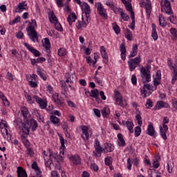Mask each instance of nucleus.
I'll return each mask as SVG.
<instances>
[{
  "label": "nucleus",
  "mask_w": 177,
  "mask_h": 177,
  "mask_svg": "<svg viewBox=\"0 0 177 177\" xmlns=\"http://www.w3.org/2000/svg\"><path fill=\"white\" fill-rule=\"evenodd\" d=\"M35 28H37V21L32 19L26 27V31L30 39L32 42H35V40L38 42V32L35 30Z\"/></svg>",
  "instance_id": "nucleus-1"
},
{
  "label": "nucleus",
  "mask_w": 177,
  "mask_h": 177,
  "mask_svg": "<svg viewBox=\"0 0 177 177\" xmlns=\"http://www.w3.org/2000/svg\"><path fill=\"white\" fill-rule=\"evenodd\" d=\"M34 132L38 128V123L34 119H30L26 122L22 123V132L26 135H30V129Z\"/></svg>",
  "instance_id": "nucleus-2"
},
{
  "label": "nucleus",
  "mask_w": 177,
  "mask_h": 177,
  "mask_svg": "<svg viewBox=\"0 0 177 177\" xmlns=\"http://www.w3.org/2000/svg\"><path fill=\"white\" fill-rule=\"evenodd\" d=\"M25 97L27 102L30 103V104H32L33 103H35V102H37V103H38V104L39 105L40 109H46V102L42 100L41 97H38V95H30L26 93L25 95Z\"/></svg>",
  "instance_id": "nucleus-3"
},
{
  "label": "nucleus",
  "mask_w": 177,
  "mask_h": 177,
  "mask_svg": "<svg viewBox=\"0 0 177 177\" xmlns=\"http://www.w3.org/2000/svg\"><path fill=\"white\" fill-rule=\"evenodd\" d=\"M160 6H161V11L164 13H167V15H169L171 16V15H174V12H172V8H171V2L168 0L161 1H160Z\"/></svg>",
  "instance_id": "nucleus-4"
},
{
  "label": "nucleus",
  "mask_w": 177,
  "mask_h": 177,
  "mask_svg": "<svg viewBox=\"0 0 177 177\" xmlns=\"http://www.w3.org/2000/svg\"><path fill=\"white\" fill-rule=\"evenodd\" d=\"M140 77L143 84H147L151 81V74L150 71L146 70V68L142 66L140 68Z\"/></svg>",
  "instance_id": "nucleus-5"
},
{
  "label": "nucleus",
  "mask_w": 177,
  "mask_h": 177,
  "mask_svg": "<svg viewBox=\"0 0 177 177\" xmlns=\"http://www.w3.org/2000/svg\"><path fill=\"white\" fill-rule=\"evenodd\" d=\"M130 71H133L140 64V56L131 59L127 62Z\"/></svg>",
  "instance_id": "nucleus-6"
},
{
  "label": "nucleus",
  "mask_w": 177,
  "mask_h": 177,
  "mask_svg": "<svg viewBox=\"0 0 177 177\" xmlns=\"http://www.w3.org/2000/svg\"><path fill=\"white\" fill-rule=\"evenodd\" d=\"M95 8H97V12L100 16L103 17V19H105V20H107V13L106 10L104 8H103V6L102 5V3H95Z\"/></svg>",
  "instance_id": "nucleus-7"
},
{
  "label": "nucleus",
  "mask_w": 177,
  "mask_h": 177,
  "mask_svg": "<svg viewBox=\"0 0 177 177\" xmlns=\"http://www.w3.org/2000/svg\"><path fill=\"white\" fill-rule=\"evenodd\" d=\"M115 99L117 104L121 106L122 107H127V102L122 100V97L121 96V93L118 90L115 91Z\"/></svg>",
  "instance_id": "nucleus-8"
},
{
  "label": "nucleus",
  "mask_w": 177,
  "mask_h": 177,
  "mask_svg": "<svg viewBox=\"0 0 177 177\" xmlns=\"http://www.w3.org/2000/svg\"><path fill=\"white\" fill-rule=\"evenodd\" d=\"M52 99L57 106L63 107L64 106V99L62 98V96L59 93H56L52 95Z\"/></svg>",
  "instance_id": "nucleus-9"
},
{
  "label": "nucleus",
  "mask_w": 177,
  "mask_h": 177,
  "mask_svg": "<svg viewBox=\"0 0 177 177\" xmlns=\"http://www.w3.org/2000/svg\"><path fill=\"white\" fill-rule=\"evenodd\" d=\"M106 6H109L110 9H111V10L115 13V15H121V13H122V8H117L113 1H106Z\"/></svg>",
  "instance_id": "nucleus-10"
},
{
  "label": "nucleus",
  "mask_w": 177,
  "mask_h": 177,
  "mask_svg": "<svg viewBox=\"0 0 177 177\" xmlns=\"http://www.w3.org/2000/svg\"><path fill=\"white\" fill-rule=\"evenodd\" d=\"M49 158H48V160L45 161V165L48 168L50 167V165L53 164V162L56 161V155H53V152L49 149V155H48Z\"/></svg>",
  "instance_id": "nucleus-11"
},
{
  "label": "nucleus",
  "mask_w": 177,
  "mask_h": 177,
  "mask_svg": "<svg viewBox=\"0 0 177 177\" xmlns=\"http://www.w3.org/2000/svg\"><path fill=\"white\" fill-rule=\"evenodd\" d=\"M24 46L28 49L29 52L32 53L34 56L36 57H39L41 56V53H39L37 49L34 48V47L31 46L30 44H27L26 42H24Z\"/></svg>",
  "instance_id": "nucleus-12"
},
{
  "label": "nucleus",
  "mask_w": 177,
  "mask_h": 177,
  "mask_svg": "<svg viewBox=\"0 0 177 177\" xmlns=\"http://www.w3.org/2000/svg\"><path fill=\"white\" fill-rule=\"evenodd\" d=\"M81 8L83 13L85 14L86 17H89V15H91V7L86 2H83L81 4Z\"/></svg>",
  "instance_id": "nucleus-13"
},
{
  "label": "nucleus",
  "mask_w": 177,
  "mask_h": 177,
  "mask_svg": "<svg viewBox=\"0 0 177 177\" xmlns=\"http://www.w3.org/2000/svg\"><path fill=\"white\" fill-rule=\"evenodd\" d=\"M141 8H145L147 18L150 19V14L151 13V3H150V1L142 2Z\"/></svg>",
  "instance_id": "nucleus-14"
},
{
  "label": "nucleus",
  "mask_w": 177,
  "mask_h": 177,
  "mask_svg": "<svg viewBox=\"0 0 177 177\" xmlns=\"http://www.w3.org/2000/svg\"><path fill=\"white\" fill-rule=\"evenodd\" d=\"M28 7L26 4V1H23L21 3H19L18 4V6H16L15 8V12L16 13H21L24 10H27Z\"/></svg>",
  "instance_id": "nucleus-15"
},
{
  "label": "nucleus",
  "mask_w": 177,
  "mask_h": 177,
  "mask_svg": "<svg viewBox=\"0 0 177 177\" xmlns=\"http://www.w3.org/2000/svg\"><path fill=\"white\" fill-rule=\"evenodd\" d=\"M99 143H100L99 140L95 139V149L96 152H94V153L96 157H100V156H102L101 153L102 151H103V149L100 147V145Z\"/></svg>",
  "instance_id": "nucleus-16"
},
{
  "label": "nucleus",
  "mask_w": 177,
  "mask_h": 177,
  "mask_svg": "<svg viewBox=\"0 0 177 177\" xmlns=\"http://www.w3.org/2000/svg\"><path fill=\"white\" fill-rule=\"evenodd\" d=\"M168 131V126L165 124H162V127H160V136L164 139V140H167V132Z\"/></svg>",
  "instance_id": "nucleus-17"
},
{
  "label": "nucleus",
  "mask_w": 177,
  "mask_h": 177,
  "mask_svg": "<svg viewBox=\"0 0 177 177\" xmlns=\"http://www.w3.org/2000/svg\"><path fill=\"white\" fill-rule=\"evenodd\" d=\"M90 96H91V97H94L96 102H97V103L102 102V100H100V97H99V90L97 89L91 90Z\"/></svg>",
  "instance_id": "nucleus-18"
},
{
  "label": "nucleus",
  "mask_w": 177,
  "mask_h": 177,
  "mask_svg": "<svg viewBox=\"0 0 177 177\" xmlns=\"http://www.w3.org/2000/svg\"><path fill=\"white\" fill-rule=\"evenodd\" d=\"M147 91H153V86L150 84H145L143 89H141V93L143 97H147Z\"/></svg>",
  "instance_id": "nucleus-19"
},
{
  "label": "nucleus",
  "mask_w": 177,
  "mask_h": 177,
  "mask_svg": "<svg viewBox=\"0 0 177 177\" xmlns=\"http://www.w3.org/2000/svg\"><path fill=\"white\" fill-rule=\"evenodd\" d=\"M69 160L72 161V162L75 165H80L81 164V158L78 155H73L69 158Z\"/></svg>",
  "instance_id": "nucleus-20"
},
{
  "label": "nucleus",
  "mask_w": 177,
  "mask_h": 177,
  "mask_svg": "<svg viewBox=\"0 0 177 177\" xmlns=\"http://www.w3.org/2000/svg\"><path fill=\"white\" fill-rule=\"evenodd\" d=\"M151 27V37L154 41H157V39H158V34H157V26H156V24H152Z\"/></svg>",
  "instance_id": "nucleus-21"
},
{
  "label": "nucleus",
  "mask_w": 177,
  "mask_h": 177,
  "mask_svg": "<svg viewBox=\"0 0 177 177\" xmlns=\"http://www.w3.org/2000/svg\"><path fill=\"white\" fill-rule=\"evenodd\" d=\"M82 138L84 139V140H88V139H89V133H88V127L83 126L82 128Z\"/></svg>",
  "instance_id": "nucleus-22"
},
{
  "label": "nucleus",
  "mask_w": 177,
  "mask_h": 177,
  "mask_svg": "<svg viewBox=\"0 0 177 177\" xmlns=\"http://www.w3.org/2000/svg\"><path fill=\"white\" fill-rule=\"evenodd\" d=\"M120 49L121 52V59L122 60H125L127 57V48H125V44H121L120 46Z\"/></svg>",
  "instance_id": "nucleus-23"
},
{
  "label": "nucleus",
  "mask_w": 177,
  "mask_h": 177,
  "mask_svg": "<svg viewBox=\"0 0 177 177\" xmlns=\"http://www.w3.org/2000/svg\"><path fill=\"white\" fill-rule=\"evenodd\" d=\"M155 133L156 131L154 130V126L150 122L147 127V134L149 135V136L155 137Z\"/></svg>",
  "instance_id": "nucleus-24"
},
{
  "label": "nucleus",
  "mask_w": 177,
  "mask_h": 177,
  "mask_svg": "<svg viewBox=\"0 0 177 177\" xmlns=\"http://www.w3.org/2000/svg\"><path fill=\"white\" fill-rule=\"evenodd\" d=\"M114 150V146L110 143H105L103 148L104 153H111Z\"/></svg>",
  "instance_id": "nucleus-25"
},
{
  "label": "nucleus",
  "mask_w": 177,
  "mask_h": 177,
  "mask_svg": "<svg viewBox=\"0 0 177 177\" xmlns=\"http://www.w3.org/2000/svg\"><path fill=\"white\" fill-rule=\"evenodd\" d=\"M44 48L46 49L47 53L50 52V41H49V38L46 37L44 39V43L43 44Z\"/></svg>",
  "instance_id": "nucleus-26"
},
{
  "label": "nucleus",
  "mask_w": 177,
  "mask_h": 177,
  "mask_svg": "<svg viewBox=\"0 0 177 177\" xmlns=\"http://www.w3.org/2000/svg\"><path fill=\"white\" fill-rule=\"evenodd\" d=\"M17 176L18 177H27V172L21 167H17Z\"/></svg>",
  "instance_id": "nucleus-27"
},
{
  "label": "nucleus",
  "mask_w": 177,
  "mask_h": 177,
  "mask_svg": "<svg viewBox=\"0 0 177 177\" xmlns=\"http://www.w3.org/2000/svg\"><path fill=\"white\" fill-rule=\"evenodd\" d=\"M75 20H77V15H75V12H72L71 15L68 16L67 21H68L70 26H71Z\"/></svg>",
  "instance_id": "nucleus-28"
},
{
  "label": "nucleus",
  "mask_w": 177,
  "mask_h": 177,
  "mask_svg": "<svg viewBox=\"0 0 177 177\" xmlns=\"http://www.w3.org/2000/svg\"><path fill=\"white\" fill-rule=\"evenodd\" d=\"M156 109L160 110V109H162V108L168 109V107H169V105H168L167 102H165L163 101H158L156 105Z\"/></svg>",
  "instance_id": "nucleus-29"
},
{
  "label": "nucleus",
  "mask_w": 177,
  "mask_h": 177,
  "mask_svg": "<svg viewBox=\"0 0 177 177\" xmlns=\"http://www.w3.org/2000/svg\"><path fill=\"white\" fill-rule=\"evenodd\" d=\"M124 5L127 12H130L131 16H135V12H133V10H132V3L127 1V3Z\"/></svg>",
  "instance_id": "nucleus-30"
},
{
  "label": "nucleus",
  "mask_w": 177,
  "mask_h": 177,
  "mask_svg": "<svg viewBox=\"0 0 177 177\" xmlns=\"http://www.w3.org/2000/svg\"><path fill=\"white\" fill-rule=\"evenodd\" d=\"M21 111L23 117H24V118L27 120V118L30 117V113L28 112V109H27L26 106H23L21 108Z\"/></svg>",
  "instance_id": "nucleus-31"
},
{
  "label": "nucleus",
  "mask_w": 177,
  "mask_h": 177,
  "mask_svg": "<svg viewBox=\"0 0 177 177\" xmlns=\"http://www.w3.org/2000/svg\"><path fill=\"white\" fill-rule=\"evenodd\" d=\"M118 146H120L121 147H124L125 146V140H124V137H122V134L118 133Z\"/></svg>",
  "instance_id": "nucleus-32"
},
{
  "label": "nucleus",
  "mask_w": 177,
  "mask_h": 177,
  "mask_svg": "<svg viewBox=\"0 0 177 177\" xmlns=\"http://www.w3.org/2000/svg\"><path fill=\"white\" fill-rule=\"evenodd\" d=\"M100 50L102 55V57L104 59V60H107L109 59V55H107V52H106L104 46H101Z\"/></svg>",
  "instance_id": "nucleus-33"
},
{
  "label": "nucleus",
  "mask_w": 177,
  "mask_h": 177,
  "mask_svg": "<svg viewBox=\"0 0 177 177\" xmlns=\"http://www.w3.org/2000/svg\"><path fill=\"white\" fill-rule=\"evenodd\" d=\"M0 127H1V129L2 131V129H4L5 132H6V135H9V133L8 132V129H5V128H8V122H6V121L5 120H1V123H0Z\"/></svg>",
  "instance_id": "nucleus-34"
},
{
  "label": "nucleus",
  "mask_w": 177,
  "mask_h": 177,
  "mask_svg": "<svg viewBox=\"0 0 177 177\" xmlns=\"http://www.w3.org/2000/svg\"><path fill=\"white\" fill-rule=\"evenodd\" d=\"M49 20L50 23L55 24L57 21V17L55 16V13L53 12H49Z\"/></svg>",
  "instance_id": "nucleus-35"
},
{
  "label": "nucleus",
  "mask_w": 177,
  "mask_h": 177,
  "mask_svg": "<svg viewBox=\"0 0 177 177\" xmlns=\"http://www.w3.org/2000/svg\"><path fill=\"white\" fill-rule=\"evenodd\" d=\"M138 55V46L137 44H135L132 48V52L129 55V57L131 59V57H135Z\"/></svg>",
  "instance_id": "nucleus-36"
},
{
  "label": "nucleus",
  "mask_w": 177,
  "mask_h": 177,
  "mask_svg": "<svg viewBox=\"0 0 177 177\" xmlns=\"http://www.w3.org/2000/svg\"><path fill=\"white\" fill-rule=\"evenodd\" d=\"M137 115H136V118L137 122L140 127H142V116L140 115V111L139 110H136Z\"/></svg>",
  "instance_id": "nucleus-37"
},
{
  "label": "nucleus",
  "mask_w": 177,
  "mask_h": 177,
  "mask_svg": "<svg viewBox=\"0 0 177 177\" xmlns=\"http://www.w3.org/2000/svg\"><path fill=\"white\" fill-rule=\"evenodd\" d=\"M126 127L131 133H133V122L129 120L127 121Z\"/></svg>",
  "instance_id": "nucleus-38"
},
{
  "label": "nucleus",
  "mask_w": 177,
  "mask_h": 177,
  "mask_svg": "<svg viewBox=\"0 0 177 177\" xmlns=\"http://www.w3.org/2000/svg\"><path fill=\"white\" fill-rule=\"evenodd\" d=\"M159 24L161 27H165L167 26V21L162 15H159Z\"/></svg>",
  "instance_id": "nucleus-39"
},
{
  "label": "nucleus",
  "mask_w": 177,
  "mask_h": 177,
  "mask_svg": "<svg viewBox=\"0 0 177 177\" xmlns=\"http://www.w3.org/2000/svg\"><path fill=\"white\" fill-rule=\"evenodd\" d=\"M37 75H39L44 81H46V75H45V73H44L41 68H37Z\"/></svg>",
  "instance_id": "nucleus-40"
},
{
  "label": "nucleus",
  "mask_w": 177,
  "mask_h": 177,
  "mask_svg": "<svg viewBox=\"0 0 177 177\" xmlns=\"http://www.w3.org/2000/svg\"><path fill=\"white\" fill-rule=\"evenodd\" d=\"M173 71V77L171 80V84H175L177 80V66L171 70Z\"/></svg>",
  "instance_id": "nucleus-41"
},
{
  "label": "nucleus",
  "mask_w": 177,
  "mask_h": 177,
  "mask_svg": "<svg viewBox=\"0 0 177 177\" xmlns=\"http://www.w3.org/2000/svg\"><path fill=\"white\" fill-rule=\"evenodd\" d=\"M128 41H132L133 39V37L132 36V32L129 29H126V35H125Z\"/></svg>",
  "instance_id": "nucleus-42"
},
{
  "label": "nucleus",
  "mask_w": 177,
  "mask_h": 177,
  "mask_svg": "<svg viewBox=\"0 0 177 177\" xmlns=\"http://www.w3.org/2000/svg\"><path fill=\"white\" fill-rule=\"evenodd\" d=\"M101 113L103 117H107V115L110 114V109L104 107L103 109L101 110Z\"/></svg>",
  "instance_id": "nucleus-43"
},
{
  "label": "nucleus",
  "mask_w": 177,
  "mask_h": 177,
  "mask_svg": "<svg viewBox=\"0 0 177 177\" xmlns=\"http://www.w3.org/2000/svg\"><path fill=\"white\" fill-rule=\"evenodd\" d=\"M141 126H138V127H136L135 128V133L134 135L136 136V138H138V136H140V133L142 132V129H140Z\"/></svg>",
  "instance_id": "nucleus-44"
},
{
  "label": "nucleus",
  "mask_w": 177,
  "mask_h": 177,
  "mask_svg": "<svg viewBox=\"0 0 177 177\" xmlns=\"http://www.w3.org/2000/svg\"><path fill=\"white\" fill-rule=\"evenodd\" d=\"M59 118L53 115L50 116V122L55 125H56V124H59Z\"/></svg>",
  "instance_id": "nucleus-45"
},
{
  "label": "nucleus",
  "mask_w": 177,
  "mask_h": 177,
  "mask_svg": "<svg viewBox=\"0 0 177 177\" xmlns=\"http://www.w3.org/2000/svg\"><path fill=\"white\" fill-rule=\"evenodd\" d=\"M167 66L170 70H174L175 66L174 65V62H172V59L171 58L167 59Z\"/></svg>",
  "instance_id": "nucleus-46"
},
{
  "label": "nucleus",
  "mask_w": 177,
  "mask_h": 177,
  "mask_svg": "<svg viewBox=\"0 0 177 177\" xmlns=\"http://www.w3.org/2000/svg\"><path fill=\"white\" fill-rule=\"evenodd\" d=\"M21 140H22V142L24 143V145L25 146H30V142L28 141V140L25 137L24 135H22L21 136Z\"/></svg>",
  "instance_id": "nucleus-47"
},
{
  "label": "nucleus",
  "mask_w": 177,
  "mask_h": 177,
  "mask_svg": "<svg viewBox=\"0 0 177 177\" xmlns=\"http://www.w3.org/2000/svg\"><path fill=\"white\" fill-rule=\"evenodd\" d=\"M120 16H121L122 20H124V21H128V20H129V16H128V15L125 14L124 12V10L122 11V12H120Z\"/></svg>",
  "instance_id": "nucleus-48"
},
{
  "label": "nucleus",
  "mask_w": 177,
  "mask_h": 177,
  "mask_svg": "<svg viewBox=\"0 0 177 177\" xmlns=\"http://www.w3.org/2000/svg\"><path fill=\"white\" fill-rule=\"evenodd\" d=\"M131 25H129V28L132 29V30H135V15L131 16Z\"/></svg>",
  "instance_id": "nucleus-49"
},
{
  "label": "nucleus",
  "mask_w": 177,
  "mask_h": 177,
  "mask_svg": "<svg viewBox=\"0 0 177 177\" xmlns=\"http://www.w3.org/2000/svg\"><path fill=\"white\" fill-rule=\"evenodd\" d=\"M76 27L77 30H82V27H85V25L84 24L83 21H77V22L76 23Z\"/></svg>",
  "instance_id": "nucleus-50"
},
{
  "label": "nucleus",
  "mask_w": 177,
  "mask_h": 177,
  "mask_svg": "<svg viewBox=\"0 0 177 177\" xmlns=\"http://www.w3.org/2000/svg\"><path fill=\"white\" fill-rule=\"evenodd\" d=\"M113 162V158L107 157L105 158V164L106 165H111Z\"/></svg>",
  "instance_id": "nucleus-51"
},
{
  "label": "nucleus",
  "mask_w": 177,
  "mask_h": 177,
  "mask_svg": "<svg viewBox=\"0 0 177 177\" xmlns=\"http://www.w3.org/2000/svg\"><path fill=\"white\" fill-rule=\"evenodd\" d=\"M37 78H38V76L35 74H32L30 75V78L28 80V82L30 83V81H32V82H34L37 81Z\"/></svg>",
  "instance_id": "nucleus-52"
},
{
  "label": "nucleus",
  "mask_w": 177,
  "mask_h": 177,
  "mask_svg": "<svg viewBox=\"0 0 177 177\" xmlns=\"http://www.w3.org/2000/svg\"><path fill=\"white\" fill-rule=\"evenodd\" d=\"M66 53L64 48H59L58 50V55L59 56H66Z\"/></svg>",
  "instance_id": "nucleus-53"
},
{
  "label": "nucleus",
  "mask_w": 177,
  "mask_h": 177,
  "mask_svg": "<svg viewBox=\"0 0 177 177\" xmlns=\"http://www.w3.org/2000/svg\"><path fill=\"white\" fill-rule=\"evenodd\" d=\"M20 16L17 17L11 22L9 23L10 25L16 24V23H20Z\"/></svg>",
  "instance_id": "nucleus-54"
},
{
  "label": "nucleus",
  "mask_w": 177,
  "mask_h": 177,
  "mask_svg": "<svg viewBox=\"0 0 177 177\" xmlns=\"http://www.w3.org/2000/svg\"><path fill=\"white\" fill-rule=\"evenodd\" d=\"M61 86L64 92H67V91H68V88H67V84H66V82H61Z\"/></svg>",
  "instance_id": "nucleus-55"
},
{
  "label": "nucleus",
  "mask_w": 177,
  "mask_h": 177,
  "mask_svg": "<svg viewBox=\"0 0 177 177\" xmlns=\"http://www.w3.org/2000/svg\"><path fill=\"white\" fill-rule=\"evenodd\" d=\"M55 30H57V31H63V27H62L60 23L55 22Z\"/></svg>",
  "instance_id": "nucleus-56"
},
{
  "label": "nucleus",
  "mask_w": 177,
  "mask_h": 177,
  "mask_svg": "<svg viewBox=\"0 0 177 177\" xmlns=\"http://www.w3.org/2000/svg\"><path fill=\"white\" fill-rule=\"evenodd\" d=\"M82 20L83 21V24L85 27L89 24V17H86V19H84V17L82 18Z\"/></svg>",
  "instance_id": "nucleus-57"
},
{
  "label": "nucleus",
  "mask_w": 177,
  "mask_h": 177,
  "mask_svg": "<svg viewBox=\"0 0 177 177\" xmlns=\"http://www.w3.org/2000/svg\"><path fill=\"white\" fill-rule=\"evenodd\" d=\"M58 136L60 140V143H61V146L62 147H64V138H63V136H62L61 133H58Z\"/></svg>",
  "instance_id": "nucleus-58"
},
{
  "label": "nucleus",
  "mask_w": 177,
  "mask_h": 177,
  "mask_svg": "<svg viewBox=\"0 0 177 177\" xmlns=\"http://www.w3.org/2000/svg\"><path fill=\"white\" fill-rule=\"evenodd\" d=\"M32 169H35V171H39V167H38L37 162H33V163L32 164Z\"/></svg>",
  "instance_id": "nucleus-59"
},
{
  "label": "nucleus",
  "mask_w": 177,
  "mask_h": 177,
  "mask_svg": "<svg viewBox=\"0 0 177 177\" xmlns=\"http://www.w3.org/2000/svg\"><path fill=\"white\" fill-rule=\"evenodd\" d=\"M170 32L172 35L173 37H175L176 39H177V30L176 28H171L170 30Z\"/></svg>",
  "instance_id": "nucleus-60"
},
{
  "label": "nucleus",
  "mask_w": 177,
  "mask_h": 177,
  "mask_svg": "<svg viewBox=\"0 0 177 177\" xmlns=\"http://www.w3.org/2000/svg\"><path fill=\"white\" fill-rule=\"evenodd\" d=\"M113 30L116 34H120L121 32V30L120 29V26L115 24V26H113Z\"/></svg>",
  "instance_id": "nucleus-61"
},
{
  "label": "nucleus",
  "mask_w": 177,
  "mask_h": 177,
  "mask_svg": "<svg viewBox=\"0 0 177 177\" xmlns=\"http://www.w3.org/2000/svg\"><path fill=\"white\" fill-rule=\"evenodd\" d=\"M131 82L133 85H136L138 82V79L136 78V75H131Z\"/></svg>",
  "instance_id": "nucleus-62"
},
{
  "label": "nucleus",
  "mask_w": 177,
  "mask_h": 177,
  "mask_svg": "<svg viewBox=\"0 0 177 177\" xmlns=\"http://www.w3.org/2000/svg\"><path fill=\"white\" fill-rule=\"evenodd\" d=\"M146 106L147 109H150V107H153V101H151V100H147Z\"/></svg>",
  "instance_id": "nucleus-63"
},
{
  "label": "nucleus",
  "mask_w": 177,
  "mask_h": 177,
  "mask_svg": "<svg viewBox=\"0 0 177 177\" xmlns=\"http://www.w3.org/2000/svg\"><path fill=\"white\" fill-rule=\"evenodd\" d=\"M16 37H17V38L21 39V38H23V37H24V34L21 31H19L16 33Z\"/></svg>",
  "instance_id": "nucleus-64"
}]
</instances>
